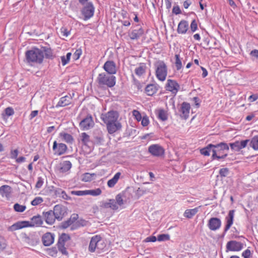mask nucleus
<instances>
[{"instance_id":"obj_60","label":"nucleus","mask_w":258,"mask_h":258,"mask_svg":"<svg viewBox=\"0 0 258 258\" xmlns=\"http://www.w3.org/2000/svg\"><path fill=\"white\" fill-rule=\"evenodd\" d=\"M18 153L19 152L17 149L12 151L11 153V158L13 159H16L18 156Z\"/></svg>"},{"instance_id":"obj_15","label":"nucleus","mask_w":258,"mask_h":258,"mask_svg":"<svg viewBox=\"0 0 258 258\" xmlns=\"http://www.w3.org/2000/svg\"><path fill=\"white\" fill-rule=\"evenodd\" d=\"M104 70L109 74L113 75L116 73V67L114 61L108 60L103 66Z\"/></svg>"},{"instance_id":"obj_52","label":"nucleus","mask_w":258,"mask_h":258,"mask_svg":"<svg viewBox=\"0 0 258 258\" xmlns=\"http://www.w3.org/2000/svg\"><path fill=\"white\" fill-rule=\"evenodd\" d=\"M133 114L135 117L136 119L138 121H140L142 119V116L141 113L138 110H134L133 111Z\"/></svg>"},{"instance_id":"obj_63","label":"nucleus","mask_w":258,"mask_h":258,"mask_svg":"<svg viewBox=\"0 0 258 258\" xmlns=\"http://www.w3.org/2000/svg\"><path fill=\"white\" fill-rule=\"evenodd\" d=\"M157 238L154 236H151L148 237L146 239V241L147 242H155L157 240Z\"/></svg>"},{"instance_id":"obj_8","label":"nucleus","mask_w":258,"mask_h":258,"mask_svg":"<svg viewBox=\"0 0 258 258\" xmlns=\"http://www.w3.org/2000/svg\"><path fill=\"white\" fill-rule=\"evenodd\" d=\"M94 11L95 8L93 4L91 2L87 3L81 10L82 14L84 17V20H87L92 18L94 15Z\"/></svg>"},{"instance_id":"obj_53","label":"nucleus","mask_w":258,"mask_h":258,"mask_svg":"<svg viewBox=\"0 0 258 258\" xmlns=\"http://www.w3.org/2000/svg\"><path fill=\"white\" fill-rule=\"evenodd\" d=\"M6 246V241L4 238L0 235V249H4Z\"/></svg>"},{"instance_id":"obj_34","label":"nucleus","mask_w":258,"mask_h":258,"mask_svg":"<svg viewBox=\"0 0 258 258\" xmlns=\"http://www.w3.org/2000/svg\"><path fill=\"white\" fill-rule=\"evenodd\" d=\"M42 51V54L43 56H45L47 58H51L52 57V52L50 48L43 47L39 49Z\"/></svg>"},{"instance_id":"obj_49","label":"nucleus","mask_w":258,"mask_h":258,"mask_svg":"<svg viewBox=\"0 0 258 258\" xmlns=\"http://www.w3.org/2000/svg\"><path fill=\"white\" fill-rule=\"evenodd\" d=\"M82 52V51L81 49H77L73 54V58L75 60L78 59L80 58V56L81 55Z\"/></svg>"},{"instance_id":"obj_43","label":"nucleus","mask_w":258,"mask_h":258,"mask_svg":"<svg viewBox=\"0 0 258 258\" xmlns=\"http://www.w3.org/2000/svg\"><path fill=\"white\" fill-rule=\"evenodd\" d=\"M229 173V170L227 168H223L219 170V174L221 177H226Z\"/></svg>"},{"instance_id":"obj_11","label":"nucleus","mask_w":258,"mask_h":258,"mask_svg":"<svg viewBox=\"0 0 258 258\" xmlns=\"http://www.w3.org/2000/svg\"><path fill=\"white\" fill-rule=\"evenodd\" d=\"M166 90L175 95L180 88L179 84L175 80L168 79L166 85Z\"/></svg>"},{"instance_id":"obj_46","label":"nucleus","mask_w":258,"mask_h":258,"mask_svg":"<svg viewBox=\"0 0 258 258\" xmlns=\"http://www.w3.org/2000/svg\"><path fill=\"white\" fill-rule=\"evenodd\" d=\"M73 195H76L78 196H82L86 195V190H72L71 192Z\"/></svg>"},{"instance_id":"obj_14","label":"nucleus","mask_w":258,"mask_h":258,"mask_svg":"<svg viewBox=\"0 0 258 258\" xmlns=\"http://www.w3.org/2000/svg\"><path fill=\"white\" fill-rule=\"evenodd\" d=\"M243 247V243L235 240L230 241L226 244L227 249L230 251H240Z\"/></svg>"},{"instance_id":"obj_6","label":"nucleus","mask_w":258,"mask_h":258,"mask_svg":"<svg viewBox=\"0 0 258 258\" xmlns=\"http://www.w3.org/2000/svg\"><path fill=\"white\" fill-rule=\"evenodd\" d=\"M116 78L114 76H109L105 73L100 74L97 77L100 85H106L108 87H113L115 84Z\"/></svg>"},{"instance_id":"obj_40","label":"nucleus","mask_w":258,"mask_h":258,"mask_svg":"<svg viewBox=\"0 0 258 258\" xmlns=\"http://www.w3.org/2000/svg\"><path fill=\"white\" fill-rule=\"evenodd\" d=\"M101 190L98 188L95 189L86 190V195H89L93 196H97L101 194Z\"/></svg>"},{"instance_id":"obj_26","label":"nucleus","mask_w":258,"mask_h":258,"mask_svg":"<svg viewBox=\"0 0 258 258\" xmlns=\"http://www.w3.org/2000/svg\"><path fill=\"white\" fill-rule=\"evenodd\" d=\"M72 167V163L69 161H64L59 165V171L61 172H66L69 171Z\"/></svg>"},{"instance_id":"obj_58","label":"nucleus","mask_w":258,"mask_h":258,"mask_svg":"<svg viewBox=\"0 0 258 258\" xmlns=\"http://www.w3.org/2000/svg\"><path fill=\"white\" fill-rule=\"evenodd\" d=\"M25 241L30 245H34L37 243L36 240L30 239L28 237L25 238Z\"/></svg>"},{"instance_id":"obj_19","label":"nucleus","mask_w":258,"mask_h":258,"mask_svg":"<svg viewBox=\"0 0 258 258\" xmlns=\"http://www.w3.org/2000/svg\"><path fill=\"white\" fill-rule=\"evenodd\" d=\"M72 100V96L70 94L62 97L59 99V101L56 105V107H64L67 106L71 103Z\"/></svg>"},{"instance_id":"obj_57","label":"nucleus","mask_w":258,"mask_h":258,"mask_svg":"<svg viewBox=\"0 0 258 258\" xmlns=\"http://www.w3.org/2000/svg\"><path fill=\"white\" fill-rule=\"evenodd\" d=\"M172 13L175 15L181 14V12L178 6H174L172 9Z\"/></svg>"},{"instance_id":"obj_12","label":"nucleus","mask_w":258,"mask_h":258,"mask_svg":"<svg viewBox=\"0 0 258 258\" xmlns=\"http://www.w3.org/2000/svg\"><path fill=\"white\" fill-rule=\"evenodd\" d=\"M249 142V140H245L241 141H236L229 144L231 149L235 151H239L241 149L245 148Z\"/></svg>"},{"instance_id":"obj_21","label":"nucleus","mask_w":258,"mask_h":258,"mask_svg":"<svg viewBox=\"0 0 258 258\" xmlns=\"http://www.w3.org/2000/svg\"><path fill=\"white\" fill-rule=\"evenodd\" d=\"M188 27V22L185 20H181L178 25L177 32L178 34H185L187 31Z\"/></svg>"},{"instance_id":"obj_16","label":"nucleus","mask_w":258,"mask_h":258,"mask_svg":"<svg viewBox=\"0 0 258 258\" xmlns=\"http://www.w3.org/2000/svg\"><path fill=\"white\" fill-rule=\"evenodd\" d=\"M190 109V104L185 102H183L180 108V111L181 112V114H180L181 117L184 119H186L189 116Z\"/></svg>"},{"instance_id":"obj_32","label":"nucleus","mask_w":258,"mask_h":258,"mask_svg":"<svg viewBox=\"0 0 258 258\" xmlns=\"http://www.w3.org/2000/svg\"><path fill=\"white\" fill-rule=\"evenodd\" d=\"M70 238V237L69 235L65 233L62 234L58 239L57 246L62 247V245H64L65 242L69 240Z\"/></svg>"},{"instance_id":"obj_51","label":"nucleus","mask_w":258,"mask_h":258,"mask_svg":"<svg viewBox=\"0 0 258 258\" xmlns=\"http://www.w3.org/2000/svg\"><path fill=\"white\" fill-rule=\"evenodd\" d=\"M60 33L61 34V35L64 37H68L70 34V32L66 28L62 27L60 29Z\"/></svg>"},{"instance_id":"obj_64","label":"nucleus","mask_w":258,"mask_h":258,"mask_svg":"<svg viewBox=\"0 0 258 258\" xmlns=\"http://www.w3.org/2000/svg\"><path fill=\"white\" fill-rule=\"evenodd\" d=\"M63 190L60 188H56L54 189V194L56 196L60 197L62 194Z\"/></svg>"},{"instance_id":"obj_24","label":"nucleus","mask_w":258,"mask_h":258,"mask_svg":"<svg viewBox=\"0 0 258 258\" xmlns=\"http://www.w3.org/2000/svg\"><path fill=\"white\" fill-rule=\"evenodd\" d=\"M144 34V30L142 28L133 30L129 33L128 36L132 40L138 39Z\"/></svg>"},{"instance_id":"obj_54","label":"nucleus","mask_w":258,"mask_h":258,"mask_svg":"<svg viewBox=\"0 0 258 258\" xmlns=\"http://www.w3.org/2000/svg\"><path fill=\"white\" fill-rule=\"evenodd\" d=\"M5 113L7 115L10 116L14 114V111L11 107H7L5 109Z\"/></svg>"},{"instance_id":"obj_38","label":"nucleus","mask_w":258,"mask_h":258,"mask_svg":"<svg viewBox=\"0 0 258 258\" xmlns=\"http://www.w3.org/2000/svg\"><path fill=\"white\" fill-rule=\"evenodd\" d=\"M175 66L176 69L177 71L180 70L182 67V62H181V58L180 57V55L179 54H176L175 55Z\"/></svg>"},{"instance_id":"obj_2","label":"nucleus","mask_w":258,"mask_h":258,"mask_svg":"<svg viewBox=\"0 0 258 258\" xmlns=\"http://www.w3.org/2000/svg\"><path fill=\"white\" fill-rule=\"evenodd\" d=\"M229 149L227 144L221 142L216 145H214L212 158L213 160L224 159L227 156V153L225 151H228Z\"/></svg>"},{"instance_id":"obj_42","label":"nucleus","mask_w":258,"mask_h":258,"mask_svg":"<svg viewBox=\"0 0 258 258\" xmlns=\"http://www.w3.org/2000/svg\"><path fill=\"white\" fill-rule=\"evenodd\" d=\"M14 209L16 212H23L25 210L26 206L17 203L14 205Z\"/></svg>"},{"instance_id":"obj_61","label":"nucleus","mask_w":258,"mask_h":258,"mask_svg":"<svg viewBox=\"0 0 258 258\" xmlns=\"http://www.w3.org/2000/svg\"><path fill=\"white\" fill-rule=\"evenodd\" d=\"M257 99H258V95L257 94H253V95H250L248 97V100L251 102L256 101Z\"/></svg>"},{"instance_id":"obj_22","label":"nucleus","mask_w":258,"mask_h":258,"mask_svg":"<svg viewBox=\"0 0 258 258\" xmlns=\"http://www.w3.org/2000/svg\"><path fill=\"white\" fill-rule=\"evenodd\" d=\"M54 235L50 233H46L42 236V242L45 246H49L54 242Z\"/></svg>"},{"instance_id":"obj_41","label":"nucleus","mask_w":258,"mask_h":258,"mask_svg":"<svg viewBox=\"0 0 258 258\" xmlns=\"http://www.w3.org/2000/svg\"><path fill=\"white\" fill-rule=\"evenodd\" d=\"M95 175V174H90L89 173H86L83 174L82 177V180L85 182L90 181L93 179V177Z\"/></svg>"},{"instance_id":"obj_44","label":"nucleus","mask_w":258,"mask_h":258,"mask_svg":"<svg viewBox=\"0 0 258 258\" xmlns=\"http://www.w3.org/2000/svg\"><path fill=\"white\" fill-rule=\"evenodd\" d=\"M170 238V236L168 234H160L158 236L157 240L159 241L168 240Z\"/></svg>"},{"instance_id":"obj_36","label":"nucleus","mask_w":258,"mask_h":258,"mask_svg":"<svg viewBox=\"0 0 258 258\" xmlns=\"http://www.w3.org/2000/svg\"><path fill=\"white\" fill-rule=\"evenodd\" d=\"M249 146L255 151L258 150V136H254L249 141Z\"/></svg>"},{"instance_id":"obj_47","label":"nucleus","mask_w":258,"mask_h":258,"mask_svg":"<svg viewBox=\"0 0 258 258\" xmlns=\"http://www.w3.org/2000/svg\"><path fill=\"white\" fill-rule=\"evenodd\" d=\"M116 204L119 206H121L123 204V201L121 194H118L115 197Z\"/></svg>"},{"instance_id":"obj_37","label":"nucleus","mask_w":258,"mask_h":258,"mask_svg":"<svg viewBox=\"0 0 258 258\" xmlns=\"http://www.w3.org/2000/svg\"><path fill=\"white\" fill-rule=\"evenodd\" d=\"M146 66L144 64H141L139 67L136 68L135 70V74L138 76H141L145 73Z\"/></svg>"},{"instance_id":"obj_45","label":"nucleus","mask_w":258,"mask_h":258,"mask_svg":"<svg viewBox=\"0 0 258 258\" xmlns=\"http://www.w3.org/2000/svg\"><path fill=\"white\" fill-rule=\"evenodd\" d=\"M43 199L41 197H38L35 198L32 202L31 204L33 206H37L43 202Z\"/></svg>"},{"instance_id":"obj_39","label":"nucleus","mask_w":258,"mask_h":258,"mask_svg":"<svg viewBox=\"0 0 258 258\" xmlns=\"http://www.w3.org/2000/svg\"><path fill=\"white\" fill-rule=\"evenodd\" d=\"M158 117L162 121H165L167 119V114L166 112L163 109H159L158 111Z\"/></svg>"},{"instance_id":"obj_4","label":"nucleus","mask_w":258,"mask_h":258,"mask_svg":"<svg viewBox=\"0 0 258 258\" xmlns=\"http://www.w3.org/2000/svg\"><path fill=\"white\" fill-rule=\"evenodd\" d=\"M155 75L157 78L160 81H164L167 76V66L162 60L157 61L154 63Z\"/></svg>"},{"instance_id":"obj_35","label":"nucleus","mask_w":258,"mask_h":258,"mask_svg":"<svg viewBox=\"0 0 258 258\" xmlns=\"http://www.w3.org/2000/svg\"><path fill=\"white\" fill-rule=\"evenodd\" d=\"M43 222L41 219V217L39 215L33 216L31 218V224L32 226H40L42 224Z\"/></svg>"},{"instance_id":"obj_62","label":"nucleus","mask_w":258,"mask_h":258,"mask_svg":"<svg viewBox=\"0 0 258 258\" xmlns=\"http://www.w3.org/2000/svg\"><path fill=\"white\" fill-rule=\"evenodd\" d=\"M242 256L244 258L249 257L250 255V251L249 249H246L245 251H244L242 253Z\"/></svg>"},{"instance_id":"obj_29","label":"nucleus","mask_w":258,"mask_h":258,"mask_svg":"<svg viewBox=\"0 0 258 258\" xmlns=\"http://www.w3.org/2000/svg\"><path fill=\"white\" fill-rule=\"evenodd\" d=\"M199 211V208L197 207L192 209H187L185 211L183 215L185 217L190 219L195 216Z\"/></svg>"},{"instance_id":"obj_23","label":"nucleus","mask_w":258,"mask_h":258,"mask_svg":"<svg viewBox=\"0 0 258 258\" xmlns=\"http://www.w3.org/2000/svg\"><path fill=\"white\" fill-rule=\"evenodd\" d=\"M234 210H230L229 212L228 216L226 217V225L225 227V232H226L228 231L233 223V219H234Z\"/></svg>"},{"instance_id":"obj_20","label":"nucleus","mask_w":258,"mask_h":258,"mask_svg":"<svg viewBox=\"0 0 258 258\" xmlns=\"http://www.w3.org/2000/svg\"><path fill=\"white\" fill-rule=\"evenodd\" d=\"M43 214L45 221L47 224L52 225L54 223L56 218L54 215V213L52 212V210H49L47 212H43Z\"/></svg>"},{"instance_id":"obj_59","label":"nucleus","mask_w":258,"mask_h":258,"mask_svg":"<svg viewBox=\"0 0 258 258\" xmlns=\"http://www.w3.org/2000/svg\"><path fill=\"white\" fill-rule=\"evenodd\" d=\"M149 122L148 118L147 117H144L141 119V123L143 126H146L148 125Z\"/></svg>"},{"instance_id":"obj_10","label":"nucleus","mask_w":258,"mask_h":258,"mask_svg":"<svg viewBox=\"0 0 258 258\" xmlns=\"http://www.w3.org/2000/svg\"><path fill=\"white\" fill-rule=\"evenodd\" d=\"M52 149L54 152V154L60 156L66 153L67 146L63 143L57 144L56 141H55L53 144Z\"/></svg>"},{"instance_id":"obj_13","label":"nucleus","mask_w":258,"mask_h":258,"mask_svg":"<svg viewBox=\"0 0 258 258\" xmlns=\"http://www.w3.org/2000/svg\"><path fill=\"white\" fill-rule=\"evenodd\" d=\"M221 221L218 218L213 217L209 219L208 227L212 231L218 230L221 226Z\"/></svg>"},{"instance_id":"obj_5","label":"nucleus","mask_w":258,"mask_h":258,"mask_svg":"<svg viewBox=\"0 0 258 258\" xmlns=\"http://www.w3.org/2000/svg\"><path fill=\"white\" fill-rule=\"evenodd\" d=\"M105 247V244L99 235H95L91 238L89 246V250L94 252L95 250L99 252Z\"/></svg>"},{"instance_id":"obj_25","label":"nucleus","mask_w":258,"mask_h":258,"mask_svg":"<svg viewBox=\"0 0 258 258\" xmlns=\"http://www.w3.org/2000/svg\"><path fill=\"white\" fill-rule=\"evenodd\" d=\"M12 192V188L8 185H4L0 187V194L3 197L8 198Z\"/></svg>"},{"instance_id":"obj_33","label":"nucleus","mask_w":258,"mask_h":258,"mask_svg":"<svg viewBox=\"0 0 258 258\" xmlns=\"http://www.w3.org/2000/svg\"><path fill=\"white\" fill-rule=\"evenodd\" d=\"M214 145L209 144L207 147L202 149L200 152L202 155L205 156H209L211 152H213Z\"/></svg>"},{"instance_id":"obj_17","label":"nucleus","mask_w":258,"mask_h":258,"mask_svg":"<svg viewBox=\"0 0 258 258\" xmlns=\"http://www.w3.org/2000/svg\"><path fill=\"white\" fill-rule=\"evenodd\" d=\"M52 212L54 213L56 219L58 221H60L62 219L64 213L63 207L59 205H56L54 207Z\"/></svg>"},{"instance_id":"obj_18","label":"nucleus","mask_w":258,"mask_h":258,"mask_svg":"<svg viewBox=\"0 0 258 258\" xmlns=\"http://www.w3.org/2000/svg\"><path fill=\"white\" fill-rule=\"evenodd\" d=\"M27 227H32L29 221H19L12 225L10 227V230L15 231Z\"/></svg>"},{"instance_id":"obj_50","label":"nucleus","mask_w":258,"mask_h":258,"mask_svg":"<svg viewBox=\"0 0 258 258\" xmlns=\"http://www.w3.org/2000/svg\"><path fill=\"white\" fill-rule=\"evenodd\" d=\"M109 204H110V208L112 210H117L118 209V206L116 204L115 200H109Z\"/></svg>"},{"instance_id":"obj_30","label":"nucleus","mask_w":258,"mask_h":258,"mask_svg":"<svg viewBox=\"0 0 258 258\" xmlns=\"http://www.w3.org/2000/svg\"><path fill=\"white\" fill-rule=\"evenodd\" d=\"M120 175V172H117L111 179H109L108 181V186L109 187H113L115 185V184L117 182Z\"/></svg>"},{"instance_id":"obj_7","label":"nucleus","mask_w":258,"mask_h":258,"mask_svg":"<svg viewBox=\"0 0 258 258\" xmlns=\"http://www.w3.org/2000/svg\"><path fill=\"white\" fill-rule=\"evenodd\" d=\"M82 113L80 114L79 117L81 119L79 123V126L83 131L88 130L92 128L94 125V122L93 119L92 115L87 114L84 117H82Z\"/></svg>"},{"instance_id":"obj_56","label":"nucleus","mask_w":258,"mask_h":258,"mask_svg":"<svg viewBox=\"0 0 258 258\" xmlns=\"http://www.w3.org/2000/svg\"><path fill=\"white\" fill-rule=\"evenodd\" d=\"M43 183V179L41 177H38L36 184L35 185L36 188H40Z\"/></svg>"},{"instance_id":"obj_28","label":"nucleus","mask_w":258,"mask_h":258,"mask_svg":"<svg viewBox=\"0 0 258 258\" xmlns=\"http://www.w3.org/2000/svg\"><path fill=\"white\" fill-rule=\"evenodd\" d=\"M59 136L61 139L67 143L72 144L74 141V138L72 135L64 132L59 133Z\"/></svg>"},{"instance_id":"obj_1","label":"nucleus","mask_w":258,"mask_h":258,"mask_svg":"<svg viewBox=\"0 0 258 258\" xmlns=\"http://www.w3.org/2000/svg\"><path fill=\"white\" fill-rule=\"evenodd\" d=\"M118 117L119 113L115 110H110L101 114V119L106 124L109 134H112L121 130L122 125L118 120Z\"/></svg>"},{"instance_id":"obj_3","label":"nucleus","mask_w":258,"mask_h":258,"mask_svg":"<svg viewBox=\"0 0 258 258\" xmlns=\"http://www.w3.org/2000/svg\"><path fill=\"white\" fill-rule=\"evenodd\" d=\"M26 60L28 62L41 63L43 59L42 51L37 48H33L25 53Z\"/></svg>"},{"instance_id":"obj_9","label":"nucleus","mask_w":258,"mask_h":258,"mask_svg":"<svg viewBox=\"0 0 258 258\" xmlns=\"http://www.w3.org/2000/svg\"><path fill=\"white\" fill-rule=\"evenodd\" d=\"M149 152L154 156H161L164 154L163 147L158 144H153L148 148Z\"/></svg>"},{"instance_id":"obj_48","label":"nucleus","mask_w":258,"mask_h":258,"mask_svg":"<svg viewBox=\"0 0 258 258\" xmlns=\"http://www.w3.org/2000/svg\"><path fill=\"white\" fill-rule=\"evenodd\" d=\"M190 30L192 33L195 32L197 28H198V25L197 22L195 20H193L190 24Z\"/></svg>"},{"instance_id":"obj_55","label":"nucleus","mask_w":258,"mask_h":258,"mask_svg":"<svg viewBox=\"0 0 258 258\" xmlns=\"http://www.w3.org/2000/svg\"><path fill=\"white\" fill-rule=\"evenodd\" d=\"M72 224V220L69 219L62 223V227L63 228H67Z\"/></svg>"},{"instance_id":"obj_31","label":"nucleus","mask_w":258,"mask_h":258,"mask_svg":"<svg viewBox=\"0 0 258 258\" xmlns=\"http://www.w3.org/2000/svg\"><path fill=\"white\" fill-rule=\"evenodd\" d=\"M79 140L84 145L87 146L90 142V136L86 133H82L80 135Z\"/></svg>"},{"instance_id":"obj_27","label":"nucleus","mask_w":258,"mask_h":258,"mask_svg":"<svg viewBox=\"0 0 258 258\" xmlns=\"http://www.w3.org/2000/svg\"><path fill=\"white\" fill-rule=\"evenodd\" d=\"M158 90V87L154 84L148 85L145 88V91L149 96H152L155 94Z\"/></svg>"}]
</instances>
